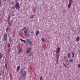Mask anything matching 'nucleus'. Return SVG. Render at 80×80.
Here are the masks:
<instances>
[{
	"mask_svg": "<svg viewBox=\"0 0 80 80\" xmlns=\"http://www.w3.org/2000/svg\"><path fill=\"white\" fill-rule=\"evenodd\" d=\"M7 21L8 22H9V21H10V19H8H8H7Z\"/></svg>",
	"mask_w": 80,
	"mask_h": 80,
	"instance_id": "nucleus-32",
	"label": "nucleus"
},
{
	"mask_svg": "<svg viewBox=\"0 0 80 80\" xmlns=\"http://www.w3.org/2000/svg\"><path fill=\"white\" fill-rule=\"evenodd\" d=\"M33 55V52H32L31 53H29V54L28 55V57H30V56H32V55Z\"/></svg>",
	"mask_w": 80,
	"mask_h": 80,
	"instance_id": "nucleus-16",
	"label": "nucleus"
},
{
	"mask_svg": "<svg viewBox=\"0 0 80 80\" xmlns=\"http://www.w3.org/2000/svg\"><path fill=\"white\" fill-rule=\"evenodd\" d=\"M32 35H34V32L32 31L31 32Z\"/></svg>",
	"mask_w": 80,
	"mask_h": 80,
	"instance_id": "nucleus-24",
	"label": "nucleus"
},
{
	"mask_svg": "<svg viewBox=\"0 0 80 80\" xmlns=\"http://www.w3.org/2000/svg\"><path fill=\"white\" fill-rule=\"evenodd\" d=\"M60 48H58L56 50V53H59L60 52Z\"/></svg>",
	"mask_w": 80,
	"mask_h": 80,
	"instance_id": "nucleus-7",
	"label": "nucleus"
},
{
	"mask_svg": "<svg viewBox=\"0 0 80 80\" xmlns=\"http://www.w3.org/2000/svg\"><path fill=\"white\" fill-rule=\"evenodd\" d=\"M18 0H15V2H17V1H18Z\"/></svg>",
	"mask_w": 80,
	"mask_h": 80,
	"instance_id": "nucleus-40",
	"label": "nucleus"
},
{
	"mask_svg": "<svg viewBox=\"0 0 80 80\" xmlns=\"http://www.w3.org/2000/svg\"><path fill=\"white\" fill-rule=\"evenodd\" d=\"M3 0V1H5V0Z\"/></svg>",
	"mask_w": 80,
	"mask_h": 80,
	"instance_id": "nucleus-44",
	"label": "nucleus"
},
{
	"mask_svg": "<svg viewBox=\"0 0 80 80\" xmlns=\"http://www.w3.org/2000/svg\"><path fill=\"white\" fill-rule=\"evenodd\" d=\"M70 62H73V59H71Z\"/></svg>",
	"mask_w": 80,
	"mask_h": 80,
	"instance_id": "nucleus-31",
	"label": "nucleus"
},
{
	"mask_svg": "<svg viewBox=\"0 0 80 80\" xmlns=\"http://www.w3.org/2000/svg\"><path fill=\"white\" fill-rule=\"evenodd\" d=\"M71 5H72V4H70L69 3V4H68V8H70V7H71Z\"/></svg>",
	"mask_w": 80,
	"mask_h": 80,
	"instance_id": "nucleus-13",
	"label": "nucleus"
},
{
	"mask_svg": "<svg viewBox=\"0 0 80 80\" xmlns=\"http://www.w3.org/2000/svg\"><path fill=\"white\" fill-rule=\"evenodd\" d=\"M14 15V14H13L12 15V16H13Z\"/></svg>",
	"mask_w": 80,
	"mask_h": 80,
	"instance_id": "nucleus-42",
	"label": "nucleus"
},
{
	"mask_svg": "<svg viewBox=\"0 0 80 80\" xmlns=\"http://www.w3.org/2000/svg\"><path fill=\"white\" fill-rule=\"evenodd\" d=\"M10 48H9L8 50V53H10Z\"/></svg>",
	"mask_w": 80,
	"mask_h": 80,
	"instance_id": "nucleus-33",
	"label": "nucleus"
},
{
	"mask_svg": "<svg viewBox=\"0 0 80 80\" xmlns=\"http://www.w3.org/2000/svg\"><path fill=\"white\" fill-rule=\"evenodd\" d=\"M39 32H40L39 31H37L36 33V37H37V35H38V34L39 33Z\"/></svg>",
	"mask_w": 80,
	"mask_h": 80,
	"instance_id": "nucleus-12",
	"label": "nucleus"
},
{
	"mask_svg": "<svg viewBox=\"0 0 80 80\" xmlns=\"http://www.w3.org/2000/svg\"><path fill=\"white\" fill-rule=\"evenodd\" d=\"M9 2H10V0H8Z\"/></svg>",
	"mask_w": 80,
	"mask_h": 80,
	"instance_id": "nucleus-41",
	"label": "nucleus"
},
{
	"mask_svg": "<svg viewBox=\"0 0 80 80\" xmlns=\"http://www.w3.org/2000/svg\"><path fill=\"white\" fill-rule=\"evenodd\" d=\"M42 42H45V39H44V38H42Z\"/></svg>",
	"mask_w": 80,
	"mask_h": 80,
	"instance_id": "nucleus-19",
	"label": "nucleus"
},
{
	"mask_svg": "<svg viewBox=\"0 0 80 80\" xmlns=\"http://www.w3.org/2000/svg\"><path fill=\"white\" fill-rule=\"evenodd\" d=\"M26 41L28 44L30 45H32V41H31L30 39H26Z\"/></svg>",
	"mask_w": 80,
	"mask_h": 80,
	"instance_id": "nucleus-3",
	"label": "nucleus"
},
{
	"mask_svg": "<svg viewBox=\"0 0 80 80\" xmlns=\"http://www.w3.org/2000/svg\"><path fill=\"white\" fill-rule=\"evenodd\" d=\"M22 48H21L19 50V52H18V53H22Z\"/></svg>",
	"mask_w": 80,
	"mask_h": 80,
	"instance_id": "nucleus-11",
	"label": "nucleus"
},
{
	"mask_svg": "<svg viewBox=\"0 0 80 80\" xmlns=\"http://www.w3.org/2000/svg\"><path fill=\"white\" fill-rule=\"evenodd\" d=\"M20 66H18L17 68V71H18H18L20 70Z\"/></svg>",
	"mask_w": 80,
	"mask_h": 80,
	"instance_id": "nucleus-9",
	"label": "nucleus"
},
{
	"mask_svg": "<svg viewBox=\"0 0 80 80\" xmlns=\"http://www.w3.org/2000/svg\"><path fill=\"white\" fill-rule=\"evenodd\" d=\"M78 67L79 68H80V64H79L78 65Z\"/></svg>",
	"mask_w": 80,
	"mask_h": 80,
	"instance_id": "nucleus-26",
	"label": "nucleus"
},
{
	"mask_svg": "<svg viewBox=\"0 0 80 80\" xmlns=\"http://www.w3.org/2000/svg\"><path fill=\"white\" fill-rule=\"evenodd\" d=\"M1 3H2V1L0 0V5H1Z\"/></svg>",
	"mask_w": 80,
	"mask_h": 80,
	"instance_id": "nucleus-38",
	"label": "nucleus"
},
{
	"mask_svg": "<svg viewBox=\"0 0 80 80\" xmlns=\"http://www.w3.org/2000/svg\"><path fill=\"white\" fill-rule=\"evenodd\" d=\"M40 80H42V76H41L40 78Z\"/></svg>",
	"mask_w": 80,
	"mask_h": 80,
	"instance_id": "nucleus-28",
	"label": "nucleus"
},
{
	"mask_svg": "<svg viewBox=\"0 0 80 80\" xmlns=\"http://www.w3.org/2000/svg\"><path fill=\"white\" fill-rule=\"evenodd\" d=\"M12 39H9V42H10V43H11V42H12Z\"/></svg>",
	"mask_w": 80,
	"mask_h": 80,
	"instance_id": "nucleus-36",
	"label": "nucleus"
},
{
	"mask_svg": "<svg viewBox=\"0 0 80 80\" xmlns=\"http://www.w3.org/2000/svg\"><path fill=\"white\" fill-rule=\"evenodd\" d=\"M75 57V52H72V58H74Z\"/></svg>",
	"mask_w": 80,
	"mask_h": 80,
	"instance_id": "nucleus-8",
	"label": "nucleus"
},
{
	"mask_svg": "<svg viewBox=\"0 0 80 80\" xmlns=\"http://www.w3.org/2000/svg\"><path fill=\"white\" fill-rule=\"evenodd\" d=\"M26 27H25V28H24L22 29V30H24V29H26Z\"/></svg>",
	"mask_w": 80,
	"mask_h": 80,
	"instance_id": "nucleus-35",
	"label": "nucleus"
},
{
	"mask_svg": "<svg viewBox=\"0 0 80 80\" xmlns=\"http://www.w3.org/2000/svg\"><path fill=\"white\" fill-rule=\"evenodd\" d=\"M32 50V48H28L27 49V50L26 52V53H27V54H28L29 53H30V52Z\"/></svg>",
	"mask_w": 80,
	"mask_h": 80,
	"instance_id": "nucleus-5",
	"label": "nucleus"
},
{
	"mask_svg": "<svg viewBox=\"0 0 80 80\" xmlns=\"http://www.w3.org/2000/svg\"><path fill=\"white\" fill-rule=\"evenodd\" d=\"M26 75V71H24V72H23L22 76V78H25V77Z\"/></svg>",
	"mask_w": 80,
	"mask_h": 80,
	"instance_id": "nucleus-6",
	"label": "nucleus"
},
{
	"mask_svg": "<svg viewBox=\"0 0 80 80\" xmlns=\"http://www.w3.org/2000/svg\"><path fill=\"white\" fill-rule=\"evenodd\" d=\"M8 30H9V28H8H8H6V32H8Z\"/></svg>",
	"mask_w": 80,
	"mask_h": 80,
	"instance_id": "nucleus-22",
	"label": "nucleus"
},
{
	"mask_svg": "<svg viewBox=\"0 0 80 80\" xmlns=\"http://www.w3.org/2000/svg\"><path fill=\"white\" fill-rule=\"evenodd\" d=\"M23 69H21V73H23Z\"/></svg>",
	"mask_w": 80,
	"mask_h": 80,
	"instance_id": "nucleus-23",
	"label": "nucleus"
},
{
	"mask_svg": "<svg viewBox=\"0 0 80 80\" xmlns=\"http://www.w3.org/2000/svg\"><path fill=\"white\" fill-rule=\"evenodd\" d=\"M5 67L6 68H7V64H5Z\"/></svg>",
	"mask_w": 80,
	"mask_h": 80,
	"instance_id": "nucleus-34",
	"label": "nucleus"
},
{
	"mask_svg": "<svg viewBox=\"0 0 80 80\" xmlns=\"http://www.w3.org/2000/svg\"><path fill=\"white\" fill-rule=\"evenodd\" d=\"M8 22V24H9V22Z\"/></svg>",
	"mask_w": 80,
	"mask_h": 80,
	"instance_id": "nucleus-43",
	"label": "nucleus"
},
{
	"mask_svg": "<svg viewBox=\"0 0 80 80\" xmlns=\"http://www.w3.org/2000/svg\"><path fill=\"white\" fill-rule=\"evenodd\" d=\"M20 40L21 42H24V43H26V42L25 40H23L22 38Z\"/></svg>",
	"mask_w": 80,
	"mask_h": 80,
	"instance_id": "nucleus-15",
	"label": "nucleus"
},
{
	"mask_svg": "<svg viewBox=\"0 0 80 80\" xmlns=\"http://www.w3.org/2000/svg\"><path fill=\"white\" fill-rule=\"evenodd\" d=\"M79 40H80V38H79V37H77L76 38V41L77 42H78V41H79Z\"/></svg>",
	"mask_w": 80,
	"mask_h": 80,
	"instance_id": "nucleus-17",
	"label": "nucleus"
},
{
	"mask_svg": "<svg viewBox=\"0 0 80 80\" xmlns=\"http://www.w3.org/2000/svg\"><path fill=\"white\" fill-rule=\"evenodd\" d=\"M14 3H15V2H12L11 3V4H12V5H13Z\"/></svg>",
	"mask_w": 80,
	"mask_h": 80,
	"instance_id": "nucleus-30",
	"label": "nucleus"
},
{
	"mask_svg": "<svg viewBox=\"0 0 80 80\" xmlns=\"http://www.w3.org/2000/svg\"><path fill=\"white\" fill-rule=\"evenodd\" d=\"M3 58V56L2 55V53H0V58Z\"/></svg>",
	"mask_w": 80,
	"mask_h": 80,
	"instance_id": "nucleus-18",
	"label": "nucleus"
},
{
	"mask_svg": "<svg viewBox=\"0 0 80 80\" xmlns=\"http://www.w3.org/2000/svg\"><path fill=\"white\" fill-rule=\"evenodd\" d=\"M15 7L16 8L17 10V9L18 10L20 9V5L19 4V3L17 2L15 5Z\"/></svg>",
	"mask_w": 80,
	"mask_h": 80,
	"instance_id": "nucleus-2",
	"label": "nucleus"
},
{
	"mask_svg": "<svg viewBox=\"0 0 80 80\" xmlns=\"http://www.w3.org/2000/svg\"><path fill=\"white\" fill-rule=\"evenodd\" d=\"M33 17H34V15H32V16H30L29 17V18H32Z\"/></svg>",
	"mask_w": 80,
	"mask_h": 80,
	"instance_id": "nucleus-21",
	"label": "nucleus"
},
{
	"mask_svg": "<svg viewBox=\"0 0 80 80\" xmlns=\"http://www.w3.org/2000/svg\"><path fill=\"white\" fill-rule=\"evenodd\" d=\"M23 30H23H24V29H23V30Z\"/></svg>",
	"mask_w": 80,
	"mask_h": 80,
	"instance_id": "nucleus-45",
	"label": "nucleus"
},
{
	"mask_svg": "<svg viewBox=\"0 0 80 80\" xmlns=\"http://www.w3.org/2000/svg\"><path fill=\"white\" fill-rule=\"evenodd\" d=\"M32 11L34 13H35L37 11V9L36 8H34L32 10Z\"/></svg>",
	"mask_w": 80,
	"mask_h": 80,
	"instance_id": "nucleus-14",
	"label": "nucleus"
},
{
	"mask_svg": "<svg viewBox=\"0 0 80 80\" xmlns=\"http://www.w3.org/2000/svg\"><path fill=\"white\" fill-rule=\"evenodd\" d=\"M63 65H64L65 67H67V65L65 64L64 63H63Z\"/></svg>",
	"mask_w": 80,
	"mask_h": 80,
	"instance_id": "nucleus-27",
	"label": "nucleus"
},
{
	"mask_svg": "<svg viewBox=\"0 0 80 80\" xmlns=\"http://www.w3.org/2000/svg\"><path fill=\"white\" fill-rule=\"evenodd\" d=\"M7 38H8V36H7V34L5 33L3 36V39L4 41V42L7 41Z\"/></svg>",
	"mask_w": 80,
	"mask_h": 80,
	"instance_id": "nucleus-1",
	"label": "nucleus"
},
{
	"mask_svg": "<svg viewBox=\"0 0 80 80\" xmlns=\"http://www.w3.org/2000/svg\"><path fill=\"white\" fill-rule=\"evenodd\" d=\"M8 47L9 48H10V44H8Z\"/></svg>",
	"mask_w": 80,
	"mask_h": 80,
	"instance_id": "nucleus-29",
	"label": "nucleus"
},
{
	"mask_svg": "<svg viewBox=\"0 0 80 80\" xmlns=\"http://www.w3.org/2000/svg\"><path fill=\"white\" fill-rule=\"evenodd\" d=\"M10 18H11V16H10L9 15L8 16V19H10Z\"/></svg>",
	"mask_w": 80,
	"mask_h": 80,
	"instance_id": "nucleus-25",
	"label": "nucleus"
},
{
	"mask_svg": "<svg viewBox=\"0 0 80 80\" xmlns=\"http://www.w3.org/2000/svg\"><path fill=\"white\" fill-rule=\"evenodd\" d=\"M64 58H66V56H64Z\"/></svg>",
	"mask_w": 80,
	"mask_h": 80,
	"instance_id": "nucleus-39",
	"label": "nucleus"
},
{
	"mask_svg": "<svg viewBox=\"0 0 80 80\" xmlns=\"http://www.w3.org/2000/svg\"><path fill=\"white\" fill-rule=\"evenodd\" d=\"M28 30V29H26L25 30H24V34L25 36H26V37H29V35H30V34L27 33Z\"/></svg>",
	"mask_w": 80,
	"mask_h": 80,
	"instance_id": "nucleus-4",
	"label": "nucleus"
},
{
	"mask_svg": "<svg viewBox=\"0 0 80 80\" xmlns=\"http://www.w3.org/2000/svg\"><path fill=\"white\" fill-rule=\"evenodd\" d=\"M63 12H64V13L65 12V10H63Z\"/></svg>",
	"mask_w": 80,
	"mask_h": 80,
	"instance_id": "nucleus-37",
	"label": "nucleus"
},
{
	"mask_svg": "<svg viewBox=\"0 0 80 80\" xmlns=\"http://www.w3.org/2000/svg\"><path fill=\"white\" fill-rule=\"evenodd\" d=\"M68 58H70V54L69 53H68Z\"/></svg>",
	"mask_w": 80,
	"mask_h": 80,
	"instance_id": "nucleus-20",
	"label": "nucleus"
},
{
	"mask_svg": "<svg viewBox=\"0 0 80 80\" xmlns=\"http://www.w3.org/2000/svg\"><path fill=\"white\" fill-rule=\"evenodd\" d=\"M73 3V0H69V3L72 4Z\"/></svg>",
	"mask_w": 80,
	"mask_h": 80,
	"instance_id": "nucleus-10",
	"label": "nucleus"
}]
</instances>
